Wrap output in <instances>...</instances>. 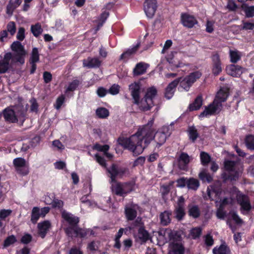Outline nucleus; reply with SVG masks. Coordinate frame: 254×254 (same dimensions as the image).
I'll return each instance as SVG.
<instances>
[{"mask_svg":"<svg viewBox=\"0 0 254 254\" xmlns=\"http://www.w3.org/2000/svg\"><path fill=\"white\" fill-rule=\"evenodd\" d=\"M31 31L35 37H38L42 33L43 30L41 24L38 22L31 26Z\"/></svg>","mask_w":254,"mask_h":254,"instance_id":"nucleus-35","label":"nucleus"},{"mask_svg":"<svg viewBox=\"0 0 254 254\" xmlns=\"http://www.w3.org/2000/svg\"><path fill=\"white\" fill-rule=\"evenodd\" d=\"M203 100L201 95H198L194 101L189 105V110L190 112L199 110L202 105Z\"/></svg>","mask_w":254,"mask_h":254,"instance_id":"nucleus-25","label":"nucleus"},{"mask_svg":"<svg viewBox=\"0 0 254 254\" xmlns=\"http://www.w3.org/2000/svg\"><path fill=\"white\" fill-rule=\"evenodd\" d=\"M171 213L168 211H164L160 214L161 224L163 226H167L171 222L170 215Z\"/></svg>","mask_w":254,"mask_h":254,"instance_id":"nucleus-32","label":"nucleus"},{"mask_svg":"<svg viewBox=\"0 0 254 254\" xmlns=\"http://www.w3.org/2000/svg\"><path fill=\"white\" fill-rule=\"evenodd\" d=\"M101 62L98 58L88 57L83 60V66L88 68L99 67Z\"/></svg>","mask_w":254,"mask_h":254,"instance_id":"nucleus-21","label":"nucleus"},{"mask_svg":"<svg viewBox=\"0 0 254 254\" xmlns=\"http://www.w3.org/2000/svg\"><path fill=\"white\" fill-rule=\"evenodd\" d=\"M15 171L19 175L24 176L28 174L29 168L25 165L22 167H19L15 169Z\"/></svg>","mask_w":254,"mask_h":254,"instance_id":"nucleus-54","label":"nucleus"},{"mask_svg":"<svg viewBox=\"0 0 254 254\" xmlns=\"http://www.w3.org/2000/svg\"><path fill=\"white\" fill-rule=\"evenodd\" d=\"M13 164L15 169L19 167H22L26 165L25 160L21 157L14 159L13 161Z\"/></svg>","mask_w":254,"mask_h":254,"instance_id":"nucleus-51","label":"nucleus"},{"mask_svg":"<svg viewBox=\"0 0 254 254\" xmlns=\"http://www.w3.org/2000/svg\"><path fill=\"white\" fill-rule=\"evenodd\" d=\"M17 241V239L15 236L12 235L8 236L3 242V247L7 248L10 245L14 244Z\"/></svg>","mask_w":254,"mask_h":254,"instance_id":"nucleus-49","label":"nucleus"},{"mask_svg":"<svg viewBox=\"0 0 254 254\" xmlns=\"http://www.w3.org/2000/svg\"><path fill=\"white\" fill-rule=\"evenodd\" d=\"M178 84L179 81L178 80H174L168 84L165 92V97L167 99H170L173 96Z\"/></svg>","mask_w":254,"mask_h":254,"instance_id":"nucleus-18","label":"nucleus"},{"mask_svg":"<svg viewBox=\"0 0 254 254\" xmlns=\"http://www.w3.org/2000/svg\"><path fill=\"white\" fill-rule=\"evenodd\" d=\"M95 159L101 166L107 169V163L104 157L96 153L95 155Z\"/></svg>","mask_w":254,"mask_h":254,"instance_id":"nucleus-52","label":"nucleus"},{"mask_svg":"<svg viewBox=\"0 0 254 254\" xmlns=\"http://www.w3.org/2000/svg\"><path fill=\"white\" fill-rule=\"evenodd\" d=\"M40 208L38 207H34L31 214V221L33 224L37 223L40 217Z\"/></svg>","mask_w":254,"mask_h":254,"instance_id":"nucleus-36","label":"nucleus"},{"mask_svg":"<svg viewBox=\"0 0 254 254\" xmlns=\"http://www.w3.org/2000/svg\"><path fill=\"white\" fill-rule=\"evenodd\" d=\"M157 8V0H145L144 2V11L149 18L154 15Z\"/></svg>","mask_w":254,"mask_h":254,"instance_id":"nucleus-8","label":"nucleus"},{"mask_svg":"<svg viewBox=\"0 0 254 254\" xmlns=\"http://www.w3.org/2000/svg\"><path fill=\"white\" fill-rule=\"evenodd\" d=\"M140 46V43L138 42L135 45L133 46L132 48L128 49L121 54L119 60L126 61L136 53Z\"/></svg>","mask_w":254,"mask_h":254,"instance_id":"nucleus-15","label":"nucleus"},{"mask_svg":"<svg viewBox=\"0 0 254 254\" xmlns=\"http://www.w3.org/2000/svg\"><path fill=\"white\" fill-rule=\"evenodd\" d=\"M202 75L199 71H196L190 73L189 75L185 77H179L175 80L179 81V88L185 90L186 91L189 90L192 85L199 79Z\"/></svg>","mask_w":254,"mask_h":254,"instance_id":"nucleus-5","label":"nucleus"},{"mask_svg":"<svg viewBox=\"0 0 254 254\" xmlns=\"http://www.w3.org/2000/svg\"><path fill=\"white\" fill-rule=\"evenodd\" d=\"M157 94V89L153 86L147 89L144 97L150 100V101H153V99L156 96Z\"/></svg>","mask_w":254,"mask_h":254,"instance_id":"nucleus-40","label":"nucleus"},{"mask_svg":"<svg viewBox=\"0 0 254 254\" xmlns=\"http://www.w3.org/2000/svg\"><path fill=\"white\" fill-rule=\"evenodd\" d=\"M181 22L184 27L188 28H191L198 23L197 19L193 15L186 12L181 13Z\"/></svg>","mask_w":254,"mask_h":254,"instance_id":"nucleus-10","label":"nucleus"},{"mask_svg":"<svg viewBox=\"0 0 254 254\" xmlns=\"http://www.w3.org/2000/svg\"><path fill=\"white\" fill-rule=\"evenodd\" d=\"M242 10L245 12L246 16L248 18L254 16V6H249L248 4L243 3L241 5Z\"/></svg>","mask_w":254,"mask_h":254,"instance_id":"nucleus-31","label":"nucleus"},{"mask_svg":"<svg viewBox=\"0 0 254 254\" xmlns=\"http://www.w3.org/2000/svg\"><path fill=\"white\" fill-rule=\"evenodd\" d=\"M32 235L28 233H25L21 238L20 242L23 244H28L32 241Z\"/></svg>","mask_w":254,"mask_h":254,"instance_id":"nucleus-55","label":"nucleus"},{"mask_svg":"<svg viewBox=\"0 0 254 254\" xmlns=\"http://www.w3.org/2000/svg\"><path fill=\"white\" fill-rule=\"evenodd\" d=\"M30 102L31 103L30 106V111L31 112L37 113L38 110L39 105L37 102L36 99L35 98H32L30 100Z\"/></svg>","mask_w":254,"mask_h":254,"instance_id":"nucleus-58","label":"nucleus"},{"mask_svg":"<svg viewBox=\"0 0 254 254\" xmlns=\"http://www.w3.org/2000/svg\"><path fill=\"white\" fill-rule=\"evenodd\" d=\"M26 112L22 109L15 112L12 109L6 108L3 111V116L6 122L11 123L19 122L20 125H22L25 120Z\"/></svg>","mask_w":254,"mask_h":254,"instance_id":"nucleus-4","label":"nucleus"},{"mask_svg":"<svg viewBox=\"0 0 254 254\" xmlns=\"http://www.w3.org/2000/svg\"><path fill=\"white\" fill-rule=\"evenodd\" d=\"M93 149L98 151L104 152L105 155H110V153H108V151L109 149V146L107 144L102 145L97 143L94 145Z\"/></svg>","mask_w":254,"mask_h":254,"instance_id":"nucleus-44","label":"nucleus"},{"mask_svg":"<svg viewBox=\"0 0 254 254\" xmlns=\"http://www.w3.org/2000/svg\"><path fill=\"white\" fill-rule=\"evenodd\" d=\"M148 64L143 62L137 63L133 69V75L134 76L142 75L146 73Z\"/></svg>","mask_w":254,"mask_h":254,"instance_id":"nucleus-22","label":"nucleus"},{"mask_svg":"<svg viewBox=\"0 0 254 254\" xmlns=\"http://www.w3.org/2000/svg\"><path fill=\"white\" fill-rule=\"evenodd\" d=\"M12 213V210L10 209H2L0 210V219L4 220L5 218L10 216Z\"/></svg>","mask_w":254,"mask_h":254,"instance_id":"nucleus-57","label":"nucleus"},{"mask_svg":"<svg viewBox=\"0 0 254 254\" xmlns=\"http://www.w3.org/2000/svg\"><path fill=\"white\" fill-rule=\"evenodd\" d=\"M180 239L181 237L177 234L169 235L170 240L172 241L169 244L170 254H185V249L181 241L178 242L176 237Z\"/></svg>","mask_w":254,"mask_h":254,"instance_id":"nucleus-6","label":"nucleus"},{"mask_svg":"<svg viewBox=\"0 0 254 254\" xmlns=\"http://www.w3.org/2000/svg\"><path fill=\"white\" fill-rule=\"evenodd\" d=\"M188 214L193 218H197L200 215V210L197 205H189L188 206Z\"/></svg>","mask_w":254,"mask_h":254,"instance_id":"nucleus-27","label":"nucleus"},{"mask_svg":"<svg viewBox=\"0 0 254 254\" xmlns=\"http://www.w3.org/2000/svg\"><path fill=\"white\" fill-rule=\"evenodd\" d=\"M130 95L133 100V103H137L138 99L140 98L141 93V84L139 82H134L130 84L128 87Z\"/></svg>","mask_w":254,"mask_h":254,"instance_id":"nucleus-12","label":"nucleus"},{"mask_svg":"<svg viewBox=\"0 0 254 254\" xmlns=\"http://www.w3.org/2000/svg\"><path fill=\"white\" fill-rule=\"evenodd\" d=\"M154 122V118H152L146 124L139 127L136 132L129 138L119 139V144L136 156L142 153L153 140L155 142V147L159 148L166 142L167 136L156 131Z\"/></svg>","mask_w":254,"mask_h":254,"instance_id":"nucleus-1","label":"nucleus"},{"mask_svg":"<svg viewBox=\"0 0 254 254\" xmlns=\"http://www.w3.org/2000/svg\"><path fill=\"white\" fill-rule=\"evenodd\" d=\"M229 95V89L221 88L217 92L213 101L205 107V110L200 114L199 117L203 118L219 114L223 107L222 103L226 101Z\"/></svg>","mask_w":254,"mask_h":254,"instance_id":"nucleus-3","label":"nucleus"},{"mask_svg":"<svg viewBox=\"0 0 254 254\" xmlns=\"http://www.w3.org/2000/svg\"><path fill=\"white\" fill-rule=\"evenodd\" d=\"M133 104L136 105L139 110L142 112L150 111L154 106L153 101H150V100L146 98L144 96L141 99L139 98L137 103Z\"/></svg>","mask_w":254,"mask_h":254,"instance_id":"nucleus-14","label":"nucleus"},{"mask_svg":"<svg viewBox=\"0 0 254 254\" xmlns=\"http://www.w3.org/2000/svg\"><path fill=\"white\" fill-rule=\"evenodd\" d=\"M245 143L247 148L250 150H254V135H247L245 139Z\"/></svg>","mask_w":254,"mask_h":254,"instance_id":"nucleus-37","label":"nucleus"},{"mask_svg":"<svg viewBox=\"0 0 254 254\" xmlns=\"http://www.w3.org/2000/svg\"><path fill=\"white\" fill-rule=\"evenodd\" d=\"M235 165L236 162L232 160H226L224 163V168L228 172H234Z\"/></svg>","mask_w":254,"mask_h":254,"instance_id":"nucleus-47","label":"nucleus"},{"mask_svg":"<svg viewBox=\"0 0 254 254\" xmlns=\"http://www.w3.org/2000/svg\"><path fill=\"white\" fill-rule=\"evenodd\" d=\"M96 93L99 97L102 98L106 95L108 93V91L103 87H99L97 89Z\"/></svg>","mask_w":254,"mask_h":254,"instance_id":"nucleus-63","label":"nucleus"},{"mask_svg":"<svg viewBox=\"0 0 254 254\" xmlns=\"http://www.w3.org/2000/svg\"><path fill=\"white\" fill-rule=\"evenodd\" d=\"M199 179L202 181H207L208 183H210L213 180L212 177L210 174L207 173L205 170L200 172L198 175Z\"/></svg>","mask_w":254,"mask_h":254,"instance_id":"nucleus-46","label":"nucleus"},{"mask_svg":"<svg viewBox=\"0 0 254 254\" xmlns=\"http://www.w3.org/2000/svg\"><path fill=\"white\" fill-rule=\"evenodd\" d=\"M213 254H231L229 247L224 241H223L219 246L215 247L212 250Z\"/></svg>","mask_w":254,"mask_h":254,"instance_id":"nucleus-17","label":"nucleus"},{"mask_svg":"<svg viewBox=\"0 0 254 254\" xmlns=\"http://www.w3.org/2000/svg\"><path fill=\"white\" fill-rule=\"evenodd\" d=\"M229 57L230 58V62L233 64L237 63L241 59V55L240 52L236 50H230Z\"/></svg>","mask_w":254,"mask_h":254,"instance_id":"nucleus-34","label":"nucleus"},{"mask_svg":"<svg viewBox=\"0 0 254 254\" xmlns=\"http://www.w3.org/2000/svg\"><path fill=\"white\" fill-rule=\"evenodd\" d=\"M192 158L188 153L182 152L178 158V167L181 170H187L189 164Z\"/></svg>","mask_w":254,"mask_h":254,"instance_id":"nucleus-13","label":"nucleus"},{"mask_svg":"<svg viewBox=\"0 0 254 254\" xmlns=\"http://www.w3.org/2000/svg\"><path fill=\"white\" fill-rule=\"evenodd\" d=\"M120 86L117 84H114L109 88L108 93L111 95H115L118 94L120 92Z\"/></svg>","mask_w":254,"mask_h":254,"instance_id":"nucleus-56","label":"nucleus"},{"mask_svg":"<svg viewBox=\"0 0 254 254\" xmlns=\"http://www.w3.org/2000/svg\"><path fill=\"white\" fill-rule=\"evenodd\" d=\"M201 163L203 166L207 165L211 161V157L208 153L205 152H201L200 154Z\"/></svg>","mask_w":254,"mask_h":254,"instance_id":"nucleus-42","label":"nucleus"},{"mask_svg":"<svg viewBox=\"0 0 254 254\" xmlns=\"http://www.w3.org/2000/svg\"><path fill=\"white\" fill-rule=\"evenodd\" d=\"M7 32H9L11 35L13 36L16 32V25L13 21H10L6 26Z\"/></svg>","mask_w":254,"mask_h":254,"instance_id":"nucleus-53","label":"nucleus"},{"mask_svg":"<svg viewBox=\"0 0 254 254\" xmlns=\"http://www.w3.org/2000/svg\"><path fill=\"white\" fill-rule=\"evenodd\" d=\"M125 214L128 221H132L136 218L137 211L132 207H126L125 209Z\"/></svg>","mask_w":254,"mask_h":254,"instance_id":"nucleus-30","label":"nucleus"},{"mask_svg":"<svg viewBox=\"0 0 254 254\" xmlns=\"http://www.w3.org/2000/svg\"><path fill=\"white\" fill-rule=\"evenodd\" d=\"M138 237L142 243H145L151 239L149 232L145 230L144 226H141L138 229Z\"/></svg>","mask_w":254,"mask_h":254,"instance_id":"nucleus-24","label":"nucleus"},{"mask_svg":"<svg viewBox=\"0 0 254 254\" xmlns=\"http://www.w3.org/2000/svg\"><path fill=\"white\" fill-rule=\"evenodd\" d=\"M52 205L54 208L61 209L64 206V202L58 199H54L52 201Z\"/></svg>","mask_w":254,"mask_h":254,"instance_id":"nucleus-61","label":"nucleus"},{"mask_svg":"<svg viewBox=\"0 0 254 254\" xmlns=\"http://www.w3.org/2000/svg\"><path fill=\"white\" fill-rule=\"evenodd\" d=\"M11 58L10 54H6L4 59L0 61V73H5L8 68L9 61Z\"/></svg>","mask_w":254,"mask_h":254,"instance_id":"nucleus-29","label":"nucleus"},{"mask_svg":"<svg viewBox=\"0 0 254 254\" xmlns=\"http://www.w3.org/2000/svg\"><path fill=\"white\" fill-rule=\"evenodd\" d=\"M90 231V234H93V231L86 229H82L78 227L74 228L73 227H67L64 229V232L66 235L69 237H75L84 238L86 237Z\"/></svg>","mask_w":254,"mask_h":254,"instance_id":"nucleus-7","label":"nucleus"},{"mask_svg":"<svg viewBox=\"0 0 254 254\" xmlns=\"http://www.w3.org/2000/svg\"><path fill=\"white\" fill-rule=\"evenodd\" d=\"M23 0H9L6 6V13L12 15L18 7L22 3Z\"/></svg>","mask_w":254,"mask_h":254,"instance_id":"nucleus-23","label":"nucleus"},{"mask_svg":"<svg viewBox=\"0 0 254 254\" xmlns=\"http://www.w3.org/2000/svg\"><path fill=\"white\" fill-rule=\"evenodd\" d=\"M64 100L65 98L64 95H62L59 96L56 100V104L54 105L55 108L57 110L60 109L64 103Z\"/></svg>","mask_w":254,"mask_h":254,"instance_id":"nucleus-60","label":"nucleus"},{"mask_svg":"<svg viewBox=\"0 0 254 254\" xmlns=\"http://www.w3.org/2000/svg\"><path fill=\"white\" fill-rule=\"evenodd\" d=\"M96 114L99 118L105 119L109 116V111L106 108L99 107L96 109Z\"/></svg>","mask_w":254,"mask_h":254,"instance_id":"nucleus-38","label":"nucleus"},{"mask_svg":"<svg viewBox=\"0 0 254 254\" xmlns=\"http://www.w3.org/2000/svg\"><path fill=\"white\" fill-rule=\"evenodd\" d=\"M237 201L241 206L240 210L242 214H245V212H248L252 209V205L248 195L243 194L239 195Z\"/></svg>","mask_w":254,"mask_h":254,"instance_id":"nucleus-9","label":"nucleus"},{"mask_svg":"<svg viewBox=\"0 0 254 254\" xmlns=\"http://www.w3.org/2000/svg\"><path fill=\"white\" fill-rule=\"evenodd\" d=\"M51 227V223L49 221H44L38 224V234L42 238H44Z\"/></svg>","mask_w":254,"mask_h":254,"instance_id":"nucleus-20","label":"nucleus"},{"mask_svg":"<svg viewBox=\"0 0 254 254\" xmlns=\"http://www.w3.org/2000/svg\"><path fill=\"white\" fill-rule=\"evenodd\" d=\"M81 84V81L78 79H74L68 83L67 87L66 88L65 93L67 94L69 92H73L78 88Z\"/></svg>","mask_w":254,"mask_h":254,"instance_id":"nucleus-33","label":"nucleus"},{"mask_svg":"<svg viewBox=\"0 0 254 254\" xmlns=\"http://www.w3.org/2000/svg\"><path fill=\"white\" fill-rule=\"evenodd\" d=\"M25 55L26 52L21 53H15L14 56V58L17 62H19L21 64H23L25 62L24 56Z\"/></svg>","mask_w":254,"mask_h":254,"instance_id":"nucleus-59","label":"nucleus"},{"mask_svg":"<svg viewBox=\"0 0 254 254\" xmlns=\"http://www.w3.org/2000/svg\"><path fill=\"white\" fill-rule=\"evenodd\" d=\"M189 139L193 143L195 142L199 137L198 131L194 126H189L187 130Z\"/></svg>","mask_w":254,"mask_h":254,"instance_id":"nucleus-28","label":"nucleus"},{"mask_svg":"<svg viewBox=\"0 0 254 254\" xmlns=\"http://www.w3.org/2000/svg\"><path fill=\"white\" fill-rule=\"evenodd\" d=\"M25 28L21 27L18 29V31L16 35L17 39L19 41H23L25 38Z\"/></svg>","mask_w":254,"mask_h":254,"instance_id":"nucleus-62","label":"nucleus"},{"mask_svg":"<svg viewBox=\"0 0 254 254\" xmlns=\"http://www.w3.org/2000/svg\"><path fill=\"white\" fill-rule=\"evenodd\" d=\"M108 176L110 179V183L112 184V193L117 196L125 197L128 194L135 190V181L132 180L125 182H118L117 179H122L129 174L128 168L119 166L115 163L107 168Z\"/></svg>","mask_w":254,"mask_h":254,"instance_id":"nucleus-2","label":"nucleus"},{"mask_svg":"<svg viewBox=\"0 0 254 254\" xmlns=\"http://www.w3.org/2000/svg\"><path fill=\"white\" fill-rule=\"evenodd\" d=\"M40 61V55L38 50L37 48H34L32 49L31 56L29 62L38 63Z\"/></svg>","mask_w":254,"mask_h":254,"instance_id":"nucleus-45","label":"nucleus"},{"mask_svg":"<svg viewBox=\"0 0 254 254\" xmlns=\"http://www.w3.org/2000/svg\"><path fill=\"white\" fill-rule=\"evenodd\" d=\"M199 186V182L198 180L193 178L188 179L187 187L189 189L196 190Z\"/></svg>","mask_w":254,"mask_h":254,"instance_id":"nucleus-39","label":"nucleus"},{"mask_svg":"<svg viewBox=\"0 0 254 254\" xmlns=\"http://www.w3.org/2000/svg\"><path fill=\"white\" fill-rule=\"evenodd\" d=\"M231 219L233 220L236 224L241 225L243 223V220L239 217L236 212L230 211L229 212Z\"/></svg>","mask_w":254,"mask_h":254,"instance_id":"nucleus-50","label":"nucleus"},{"mask_svg":"<svg viewBox=\"0 0 254 254\" xmlns=\"http://www.w3.org/2000/svg\"><path fill=\"white\" fill-rule=\"evenodd\" d=\"M212 59V73L214 76L218 75L222 71V63L218 54H213Z\"/></svg>","mask_w":254,"mask_h":254,"instance_id":"nucleus-11","label":"nucleus"},{"mask_svg":"<svg viewBox=\"0 0 254 254\" xmlns=\"http://www.w3.org/2000/svg\"><path fill=\"white\" fill-rule=\"evenodd\" d=\"M233 173L232 172H228V173L223 172L221 174V178L223 179L224 182L227 181H236L238 179L239 175V173L237 171H234Z\"/></svg>","mask_w":254,"mask_h":254,"instance_id":"nucleus-26","label":"nucleus"},{"mask_svg":"<svg viewBox=\"0 0 254 254\" xmlns=\"http://www.w3.org/2000/svg\"><path fill=\"white\" fill-rule=\"evenodd\" d=\"M242 67L240 65L232 64L227 66L226 70L228 74L237 77L242 74Z\"/></svg>","mask_w":254,"mask_h":254,"instance_id":"nucleus-16","label":"nucleus"},{"mask_svg":"<svg viewBox=\"0 0 254 254\" xmlns=\"http://www.w3.org/2000/svg\"><path fill=\"white\" fill-rule=\"evenodd\" d=\"M11 48L15 53H21L25 52L23 46L18 41L14 42L11 45Z\"/></svg>","mask_w":254,"mask_h":254,"instance_id":"nucleus-41","label":"nucleus"},{"mask_svg":"<svg viewBox=\"0 0 254 254\" xmlns=\"http://www.w3.org/2000/svg\"><path fill=\"white\" fill-rule=\"evenodd\" d=\"M63 218L69 224L68 227L75 228L79 222V218L72 214L66 213L62 214Z\"/></svg>","mask_w":254,"mask_h":254,"instance_id":"nucleus-19","label":"nucleus"},{"mask_svg":"<svg viewBox=\"0 0 254 254\" xmlns=\"http://www.w3.org/2000/svg\"><path fill=\"white\" fill-rule=\"evenodd\" d=\"M109 16V12L105 11L102 12L99 17V22L97 25V29H99L103 26V24L105 22Z\"/></svg>","mask_w":254,"mask_h":254,"instance_id":"nucleus-43","label":"nucleus"},{"mask_svg":"<svg viewBox=\"0 0 254 254\" xmlns=\"http://www.w3.org/2000/svg\"><path fill=\"white\" fill-rule=\"evenodd\" d=\"M174 213L176 214V218L178 220H181L186 214L184 207L181 206L176 207Z\"/></svg>","mask_w":254,"mask_h":254,"instance_id":"nucleus-48","label":"nucleus"},{"mask_svg":"<svg viewBox=\"0 0 254 254\" xmlns=\"http://www.w3.org/2000/svg\"><path fill=\"white\" fill-rule=\"evenodd\" d=\"M227 7L230 11H235L238 6L234 0H228Z\"/></svg>","mask_w":254,"mask_h":254,"instance_id":"nucleus-64","label":"nucleus"}]
</instances>
